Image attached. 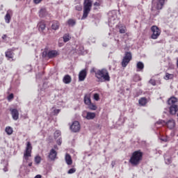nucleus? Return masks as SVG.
Returning <instances> with one entry per match:
<instances>
[{
    "instance_id": "f257e3e1",
    "label": "nucleus",
    "mask_w": 178,
    "mask_h": 178,
    "mask_svg": "<svg viewBox=\"0 0 178 178\" xmlns=\"http://www.w3.org/2000/svg\"><path fill=\"white\" fill-rule=\"evenodd\" d=\"M96 79L99 83H104V81H111V76L108 70L103 68L102 70H97Z\"/></svg>"
},
{
    "instance_id": "f03ea898",
    "label": "nucleus",
    "mask_w": 178,
    "mask_h": 178,
    "mask_svg": "<svg viewBox=\"0 0 178 178\" xmlns=\"http://www.w3.org/2000/svg\"><path fill=\"white\" fill-rule=\"evenodd\" d=\"M166 1L168 0H152L151 10L154 16L159 15V10L163 8Z\"/></svg>"
},
{
    "instance_id": "7ed1b4c3",
    "label": "nucleus",
    "mask_w": 178,
    "mask_h": 178,
    "mask_svg": "<svg viewBox=\"0 0 178 178\" xmlns=\"http://www.w3.org/2000/svg\"><path fill=\"white\" fill-rule=\"evenodd\" d=\"M141 161H143V152L140 150L134 152L129 159V162L132 166L140 165Z\"/></svg>"
},
{
    "instance_id": "20e7f679",
    "label": "nucleus",
    "mask_w": 178,
    "mask_h": 178,
    "mask_svg": "<svg viewBox=\"0 0 178 178\" xmlns=\"http://www.w3.org/2000/svg\"><path fill=\"white\" fill-rule=\"evenodd\" d=\"M92 6V1L91 0H84L83 3V14L81 17V20L87 19L88 13L91 11V8Z\"/></svg>"
},
{
    "instance_id": "39448f33",
    "label": "nucleus",
    "mask_w": 178,
    "mask_h": 178,
    "mask_svg": "<svg viewBox=\"0 0 178 178\" xmlns=\"http://www.w3.org/2000/svg\"><path fill=\"white\" fill-rule=\"evenodd\" d=\"M33 151V146L31 143L27 142L25 151L24 152V159L25 161H29V158L31 157V152Z\"/></svg>"
},
{
    "instance_id": "423d86ee",
    "label": "nucleus",
    "mask_w": 178,
    "mask_h": 178,
    "mask_svg": "<svg viewBox=\"0 0 178 178\" xmlns=\"http://www.w3.org/2000/svg\"><path fill=\"white\" fill-rule=\"evenodd\" d=\"M132 59L131 52L126 51L124 56L122 60L121 65L122 67H126L129 63H130V60Z\"/></svg>"
},
{
    "instance_id": "0eeeda50",
    "label": "nucleus",
    "mask_w": 178,
    "mask_h": 178,
    "mask_svg": "<svg viewBox=\"0 0 178 178\" xmlns=\"http://www.w3.org/2000/svg\"><path fill=\"white\" fill-rule=\"evenodd\" d=\"M151 31H152V34L151 35V38L152 40H156L158 39V37L161 35V29L158 28L156 26H152L151 27Z\"/></svg>"
},
{
    "instance_id": "6e6552de",
    "label": "nucleus",
    "mask_w": 178,
    "mask_h": 178,
    "mask_svg": "<svg viewBox=\"0 0 178 178\" xmlns=\"http://www.w3.org/2000/svg\"><path fill=\"white\" fill-rule=\"evenodd\" d=\"M70 129L74 133H77V131H80V123L79 122V121H74L70 126Z\"/></svg>"
},
{
    "instance_id": "1a4fd4ad",
    "label": "nucleus",
    "mask_w": 178,
    "mask_h": 178,
    "mask_svg": "<svg viewBox=\"0 0 178 178\" xmlns=\"http://www.w3.org/2000/svg\"><path fill=\"white\" fill-rule=\"evenodd\" d=\"M57 156L58 152L55 151V149H51L49 153L48 158L50 159V161H55Z\"/></svg>"
},
{
    "instance_id": "9d476101",
    "label": "nucleus",
    "mask_w": 178,
    "mask_h": 178,
    "mask_svg": "<svg viewBox=\"0 0 178 178\" xmlns=\"http://www.w3.org/2000/svg\"><path fill=\"white\" fill-rule=\"evenodd\" d=\"M87 77V70H82L79 74V81H84Z\"/></svg>"
},
{
    "instance_id": "9b49d317",
    "label": "nucleus",
    "mask_w": 178,
    "mask_h": 178,
    "mask_svg": "<svg viewBox=\"0 0 178 178\" xmlns=\"http://www.w3.org/2000/svg\"><path fill=\"white\" fill-rule=\"evenodd\" d=\"M13 120H17L19 119V111L16 108L10 109Z\"/></svg>"
},
{
    "instance_id": "f8f14e48",
    "label": "nucleus",
    "mask_w": 178,
    "mask_h": 178,
    "mask_svg": "<svg viewBox=\"0 0 178 178\" xmlns=\"http://www.w3.org/2000/svg\"><path fill=\"white\" fill-rule=\"evenodd\" d=\"M58 55H59L58 51L51 50L47 53V58H49V59H52L53 58H56Z\"/></svg>"
},
{
    "instance_id": "ddd939ff",
    "label": "nucleus",
    "mask_w": 178,
    "mask_h": 178,
    "mask_svg": "<svg viewBox=\"0 0 178 178\" xmlns=\"http://www.w3.org/2000/svg\"><path fill=\"white\" fill-rule=\"evenodd\" d=\"M95 113L86 112V115L83 116V118L87 119V120H92L93 119H95Z\"/></svg>"
},
{
    "instance_id": "4468645a",
    "label": "nucleus",
    "mask_w": 178,
    "mask_h": 178,
    "mask_svg": "<svg viewBox=\"0 0 178 178\" xmlns=\"http://www.w3.org/2000/svg\"><path fill=\"white\" fill-rule=\"evenodd\" d=\"M6 57L8 58V60H10V59H13V57L15 56V53H13V51L12 49H8L7 51H6Z\"/></svg>"
},
{
    "instance_id": "2eb2a0df",
    "label": "nucleus",
    "mask_w": 178,
    "mask_h": 178,
    "mask_svg": "<svg viewBox=\"0 0 178 178\" xmlns=\"http://www.w3.org/2000/svg\"><path fill=\"white\" fill-rule=\"evenodd\" d=\"M165 124H167V127H168V129H175L176 122H175V120L171 119L168 120L167 122H165Z\"/></svg>"
},
{
    "instance_id": "dca6fc26",
    "label": "nucleus",
    "mask_w": 178,
    "mask_h": 178,
    "mask_svg": "<svg viewBox=\"0 0 178 178\" xmlns=\"http://www.w3.org/2000/svg\"><path fill=\"white\" fill-rule=\"evenodd\" d=\"M65 160L67 165H70L73 163V160H72V156H70V154L67 153L65 154Z\"/></svg>"
},
{
    "instance_id": "f3484780",
    "label": "nucleus",
    "mask_w": 178,
    "mask_h": 178,
    "mask_svg": "<svg viewBox=\"0 0 178 178\" xmlns=\"http://www.w3.org/2000/svg\"><path fill=\"white\" fill-rule=\"evenodd\" d=\"M10 16H12V10H8L5 16L6 23H8V24L10 23V19H11Z\"/></svg>"
},
{
    "instance_id": "a211bd4d",
    "label": "nucleus",
    "mask_w": 178,
    "mask_h": 178,
    "mask_svg": "<svg viewBox=\"0 0 178 178\" xmlns=\"http://www.w3.org/2000/svg\"><path fill=\"white\" fill-rule=\"evenodd\" d=\"M178 111L177 105H172L170 106V113L171 115H176V112Z\"/></svg>"
},
{
    "instance_id": "6ab92c4d",
    "label": "nucleus",
    "mask_w": 178,
    "mask_h": 178,
    "mask_svg": "<svg viewBox=\"0 0 178 178\" xmlns=\"http://www.w3.org/2000/svg\"><path fill=\"white\" fill-rule=\"evenodd\" d=\"M48 15V12L46 8H41L39 11L40 17H45Z\"/></svg>"
},
{
    "instance_id": "aec40b11",
    "label": "nucleus",
    "mask_w": 178,
    "mask_h": 178,
    "mask_svg": "<svg viewBox=\"0 0 178 178\" xmlns=\"http://www.w3.org/2000/svg\"><path fill=\"white\" fill-rule=\"evenodd\" d=\"M63 81L65 84H70V83H72V77L70 75H65Z\"/></svg>"
},
{
    "instance_id": "412c9836",
    "label": "nucleus",
    "mask_w": 178,
    "mask_h": 178,
    "mask_svg": "<svg viewBox=\"0 0 178 178\" xmlns=\"http://www.w3.org/2000/svg\"><path fill=\"white\" fill-rule=\"evenodd\" d=\"M46 27L47 26L45 25L44 22H41L38 24V30L42 33H44V31L45 30Z\"/></svg>"
},
{
    "instance_id": "4be33fe9",
    "label": "nucleus",
    "mask_w": 178,
    "mask_h": 178,
    "mask_svg": "<svg viewBox=\"0 0 178 178\" xmlns=\"http://www.w3.org/2000/svg\"><path fill=\"white\" fill-rule=\"evenodd\" d=\"M177 102V98L172 97L168 99V105H171L172 106V105H175V104H176Z\"/></svg>"
},
{
    "instance_id": "5701e85b",
    "label": "nucleus",
    "mask_w": 178,
    "mask_h": 178,
    "mask_svg": "<svg viewBox=\"0 0 178 178\" xmlns=\"http://www.w3.org/2000/svg\"><path fill=\"white\" fill-rule=\"evenodd\" d=\"M59 22L58 21H54L53 24L51 25L52 30H58L59 29Z\"/></svg>"
},
{
    "instance_id": "b1692460",
    "label": "nucleus",
    "mask_w": 178,
    "mask_h": 178,
    "mask_svg": "<svg viewBox=\"0 0 178 178\" xmlns=\"http://www.w3.org/2000/svg\"><path fill=\"white\" fill-rule=\"evenodd\" d=\"M138 102L140 106H145L147 105V98L142 97L139 99Z\"/></svg>"
},
{
    "instance_id": "393cba45",
    "label": "nucleus",
    "mask_w": 178,
    "mask_h": 178,
    "mask_svg": "<svg viewBox=\"0 0 178 178\" xmlns=\"http://www.w3.org/2000/svg\"><path fill=\"white\" fill-rule=\"evenodd\" d=\"M84 104L86 105L89 106L91 104V98H90L89 95H85L84 97Z\"/></svg>"
},
{
    "instance_id": "a878e982",
    "label": "nucleus",
    "mask_w": 178,
    "mask_h": 178,
    "mask_svg": "<svg viewBox=\"0 0 178 178\" xmlns=\"http://www.w3.org/2000/svg\"><path fill=\"white\" fill-rule=\"evenodd\" d=\"M6 133H7L8 136H12V134H13V128L10 127H6Z\"/></svg>"
},
{
    "instance_id": "bb28decb",
    "label": "nucleus",
    "mask_w": 178,
    "mask_h": 178,
    "mask_svg": "<svg viewBox=\"0 0 178 178\" xmlns=\"http://www.w3.org/2000/svg\"><path fill=\"white\" fill-rule=\"evenodd\" d=\"M136 67L139 70H143V69H144V63L141 61L138 62V63L136 65Z\"/></svg>"
},
{
    "instance_id": "cd10ccee",
    "label": "nucleus",
    "mask_w": 178,
    "mask_h": 178,
    "mask_svg": "<svg viewBox=\"0 0 178 178\" xmlns=\"http://www.w3.org/2000/svg\"><path fill=\"white\" fill-rule=\"evenodd\" d=\"M174 75L172 74L166 73L165 76H164L165 80H172L173 79Z\"/></svg>"
},
{
    "instance_id": "c85d7f7f",
    "label": "nucleus",
    "mask_w": 178,
    "mask_h": 178,
    "mask_svg": "<svg viewBox=\"0 0 178 178\" xmlns=\"http://www.w3.org/2000/svg\"><path fill=\"white\" fill-rule=\"evenodd\" d=\"M119 32L120 33V34H124V33H126V26H119Z\"/></svg>"
},
{
    "instance_id": "c756f323",
    "label": "nucleus",
    "mask_w": 178,
    "mask_h": 178,
    "mask_svg": "<svg viewBox=\"0 0 178 178\" xmlns=\"http://www.w3.org/2000/svg\"><path fill=\"white\" fill-rule=\"evenodd\" d=\"M88 106L90 111H97V106L92 103H90Z\"/></svg>"
},
{
    "instance_id": "7c9ffc66",
    "label": "nucleus",
    "mask_w": 178,
    "mask_h": 178,
    "mask_svg": "<svg viewBox=\"0 0 178 178\" xmlns=\"http://www.w3.org/2000/svg\"><path fill=\"white\" fill-rule=\"evenodd\" d=\"M67 23L69 26H71L72 27H73V26L76 25V20L70 19H68Z\"/></svg>"
},
{
    "instance_id": "2f4dec72",
    "label": "nucleus",
    "mask_w": 178,
    "mask_h": 178,
    "mask_svg": "<svg viewBox=\"0 0 178 178\" xmlns=\"http://www.w3.org/2000/svg\"><path fill=\"white\" fill-rule=\"evenodd\" d=\"M64 42H67L70 40V35L69 34H65L63 37Z\"/></svg>"
},
{
    "instance_id": "473e14b6",
    "label": "nucleus",
    "mask_w": 178,
    "mask_h": 178,
    "mask_svg": "<svg viewBox=\"0 0 178 178\" xmlns=\"http://www.w3.org/2000/svg\"><path fill=\"white\" fill-rule=\"evenodd\" d=\"M35 162L36 165H40V163H41V156H36L35 157Z\"/></svg>"
},
{
    "instance_id": "72a5a7b5",
    "label": "nucleus",
    "mask_w": 178,
    "mask_h": 178,
    "mask_svg": "<svg viewBox=\"0 0 178 178\" xmlns=\"http://www.w3.org/2000/svg\"><path fill=\"white\" fill-rule=\"evenodd\" d=\"M73 173H76V168H70V169L67 171V174H68V175H73Z\"/></svg>"
},
{
    "instance_id": "f704fd0d",
    "label": "nucleus",
    "mask_w": 178,
    "mask_h": 178,
    "mask_svg": "<svg viewBox=\"0 0 178 178\" xmlns=\"http://www.w3.org/2000/svg\"><path fill=\"white\" fill-rule=\"evenodd\" d=\"M76 10L81 11L83 10V6L81 4H78L75 6Z\"/></svg>"
},
{
    "instance_id": "c9c22d12",
    "label": "nucleus",
    "mask_w": 178,
    "mask_h": 178,
    "mask_svg": "<svg viewBox=\"0 0 178 178\" xmlns=\"http://www.w3.org/2000/svg\"><path fill=\"white\" fill-rule=\"evenodd\" d=\"M60 136V131H56L54 132V138H58Z\"/></svg>"
},
{
    "instance_id": "e433bc0d",
    "label": "nucleus",
    "mask_w": 178,
    "mask_h": 178,
    "mask_svg": "<svg viewBox=\"0 0 178 178\" xmlns=\"http://www.w3.org/2000/svg\"><path fill=\"white\" fill-rule=\"evenodd\" d=\"M156 124H162L163 126V124H166V122L164 120H160L156 122Z\"/></svg>"
},
{
    "instance_id": "4c0bfd02",
    "label": "nucleus",
    "mask_w": 178,
    "mask_h": 178,
    "mask_svg": "<svg viewBox=\"0 0 178 178\" xmlns=\"http://www.w3.org/2000/svg\"><path fill=\"white\" fill-rule=\"evenodd\" d=\"M149 83L152 84V86H156V81H155V79H150Z\"/></svg>"
},
{
    "instance_id": "58836bf2",
    "label": "nucleus",
    "mask_w": 178,
    "mask_h": 178,
    "mask_svg": "<svg viewBox=\"0 0 178 178\" xmlns=\"http://www.w3.org/2000/svg\"><path fill=\"white\" fill-rule=\"evenodd\" d=\"M94 99L95 101H99V95H98L97 93L94 94Z\"/></svg>"
},
{
    "instance_id": "ea45409f",
    "label": "nucleus",
    "mask_w": 178,
    "mask_h": 178,
    "mask_svg": "<svg viewBox=\"0 0 178 178\" xmlns=\"http://www.w3.org/2000/svg\"><path fill=\"white\" fill-rule=\"evenodd\" d=\"M90 73H95V77H97V70H95V68H92L91 70H90Z\"/></svg>"
},
{
    "instance_id": "a19ab883",
    "label": "nucleus",
    "mask_w": 178,
    "mask_h": 178,
    "mask_svg": "<svg viewBox=\"0 0 178 178\" xmlns=\"http://www.w3.org/2000/svg\"><path fill=\"white\" fill-rule=\"evenodd\" d=\"M60 112V109H55L54 110V115H58Z\"/></svg>"
},
{
    "instance_id": "79ce46f5",
    "label": "nucleus",
    "mask_w": 178,
    "mask_h": 178,
    "mask_svg": "<svg viewBox=\"0 0 178 178\" xmlns=\"http://www.w3.org/2000/svg\"><path fill=\"white\" fill-rule=\"evenodd\" d=\"M8 101L13 99V93H11L10 95H8Z\"/></svg>"
},
{
    "instance_id": "37998d69",
    "label": "nucleus",
    "mask_w": 178,
    "mask_h": 178,
    "mask_svg": "<svg viewBox=\"0 0 178 178\" xmlns=\"http://www.w3.org/2000/svg\"><path fill=\"white\" fill-rule=\"evenodd\" d=\"M57 144L58 145H62V138H60L58 140H57Z\"/></svg>"
},
{
    "instance_id": "c03bdc74",
    "label": "nucleus",
    "mask_w": 178,
    "mask_h": 178,
    "mask_svg": "<svg viewBox=\"0 0 178 178\" xmlns=\"http://www.w3.org/2000/svg\"><path fill=\"white\" fill-rule=\"evenodd\" d=\"M165 163H167V165H169V163H172V160L170 159H166Z\"/></svg>"
},
{
    "instance_id": "a18cd8bd",
    "label": "nucleus",
    "mask_w": 178,
    "mask_h": 178,
    "mask_svg": "<svg viewBox=\"0 0 178 178\" xmlns=\"http://www.w3.org/2000/svg\"><path fill=\"white\" fill-rule=\"evenodd\" d=\"M42 1V0H33L34 3L38 5V3H40Z\"/></svg>"
},
{
    "instance_id": "49530a36",
    "label": "nucleus",
    "mask_w": 178,
    "mask_h": 178,
    "mask_svg": "<svg viewBox=\"0 0 178 178\" xmlns=\"http://www.w3.org/2000/svg\"><path fill=\"white\" fill-rule=\"evenodd\" d=\"M161 141H163L164 143H167V141H168V138H166V137H163V138H161Z\"/></svg>"
},
{
    "instance_id": "de8ad7c7",
    "label": "nucleus",
    "mask_w": 178,
    "mask_h": 178,
    "mask_svg": "<svg viewBox=\"0 0 178 178\" xmlns=\"http://www.w3.org/2000/svg\"><path fill=\"white\" fill-rule=\"evenodd\" d=\"M46 56H48V53L47 51H43L42 57L46 58Z\"/></svg>"
},
{
    "instance_id": "09e8293b",
    "label": "nucleus",
    "mask_w": 178,
    "mask_h": 178,
    "mask_svg": "<svg viewBox=\"0 0 178 178\" xmlns=\"http://www.w3.org/2000/svg\"><path fill=\"white\" fill-rule=\"evenodd\" d=\"M94 6H101V3L99 2H95L94 3Z\"/></svg>"
},
{
    "instance_id": "8fccbe9b",
    "label": "nucleus",
    "mask_w": 178,
    "mask_h": 178,
    "mask_svg": "<svg viewBox=\"0 0 178 178\" xmlns=\"http://www.w3.org/2000/svg\"><path fill=\"white\" fill-rule=\"evenodd\" d=\"M115 165H116V163L115 161L111 162V166L112 168H115Z\"/></svg>"
},
{
    "instance_id": "3c124183",
    "label": "nucleus",
    "mask_w": 178,
    "mask_h": 178,
    "mask_svg": "<svg viewBox=\"0 0 178 178\" xmlns=\"http://www.w3.org/2000/svg\"><path fill=\"white\" fill-rule=\"evenodd\" d=\"M41 175H36L34 178H41Z\"/></svg>"
},
{
    "instance_id": "603ef678",
    "label": "nucleus",
    "mask_w": 178,
    "mask_h": 178,
    "mask_svg": "<svg viewBox=\"0 0 178 178\" xmlns=\"http://www.w3.org/2000/svg\"><path fill=\"white\" fill-rule=\"evenodd\" d=\"M3 172H8V168L7 167H5L3 168Z\"/></svg>"
},
{
    "instance_id": "864d4df0",
    "label": "nucleus",
    "mask_w": 178,
    "mask_h": 178,
    "mask_svg": "<svg viewBox=\"0 0 178 178\" xmlns=\"http://www.w3.org/2000/svg\"><path fill=\"white\" fill-rule=\"evenodd\" d=\"M5 38H6V35H3L2 36V39H3V40H5Z\"/></svg>"
},
{
    "instance_id": "5fc2aeb1",
    "label": "nucleus",
    "mask_w": 178,
    "mask_h": 178,
    "mask_svg": "<svg viewBox=\"0 0 178 178\" xmlns=\"http://www.w3.org/2000/svg\"><path fill=\"white\" fill-rule=\"evenodd\" d=\"M29 166H33V163H29Z\"/></svg>"
},
{
    "instance_id": "6e6d98bb",
    "label": "nucleus",
    "mask_w": 178,
    "mask_h": 178,
    "mask_svg": "<svg viewBox=\"0 0 178 178\" xmlns=\"http://www.w3.org/2000/svg\"><path fill=\"white\" fill-rule=\"evenodd\" d=\"M54 148L55 149L58 148V146L57 145H54Z\"/></svg>"
}]
</instances>
